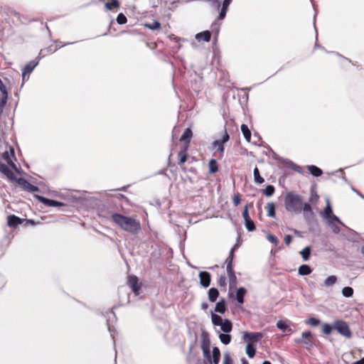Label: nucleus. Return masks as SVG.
<instances>
[{
	"label": "nucleus",
	"instance_id": "obj_11",
	"mask_svg": "<svg viewBox=\"0 0 364 364\" xmlns=\"http://www.w3.org/2000/svg\"><path fill=\"white\" fill-rule=\"evenodd\" d=\"M200 285L203 288H208L211 282V274L207 271L199 272Z\"/></svg>",
	"mask_w": 364,
	"mask_h": 364
},
{
	"label": "nucleus",
	"instance_id": "obj_37",
	"mask_svg": "<svg viewBox=\"0 0 364 364\" xmlns=\"http://www.w3.org/2000/svg\"><path fill=\"white\" fill-rule=\"evenodd\" d=\"M254 180L256 183L262 184L264 182V179L260 176L259 171L256 166L253 170Z\"/></svg>",
	"mask_w": 364,
	"mask_h": 364
},
{
	"label": "nucleus",
	"instance_id": "obj_57",
	"mask_svg": "<svg viewBox=\"0 0 364 364\" xmlns=\"http://www.w3.org/2000/svg\"><path fill=\"white\" fill-rule=\"evenodd\" d=\"M233 259L234 258L230 257H228V258L226 259L225 263L227 264V267H226V270L227 271L234 270L233 269V266H232Z\"/></svg>",
	"mask_w": 364,
	"mask_h": 364
},
{
	"label": "nucleus",
	"instance_id": "obj_54",
	"mask_svg": "<svg viewBox=\"0 0 364 364\" xmlns=\"http://www.w3.org/2000/svg\"><path fill=\"white\" fill-rule=\"evenodd\" d=\"M327 224L331 228L332 231L335 234H338L341 232V228L337 225L332 223L331 221H328V223H327Z\"/></svg>",
	"mask_w": 364,
	"mask_h": 364
},
{
	"label": "nucleus",
	"instance_id": "obj_1",
	"mask_svg": "<svg viewBox=\"0 0 364 364\" xmlns=\"http://www.w3.org/2000/svg\"><path fill=\"white\" fill-rule=\"evenodd\" d=\"M112 218L123 230L133 235H136L141 230V223L139 220L120 213H114L112 214Z\"/></svg>",
	"mask_w": 364,
	"mask_h": 364
},
{
	"label": "nucleus",
	"instance_id": "obj_6",
	"mask_svg": "<svg viewBox=\"0 0 364 364\" xmlns=\"http://www.w3.org/2000/svg\"><path fill=\"white\" fill-rule=\"evenodd\" d=\"M14 182L18 183V185L22 188L23 191H28L29 193H35L38 192L39 188L38 186H36L31 183H30L26 178H17L14 180Z\"/></svg>",
	"mask_w": 364,
	"mask_h": 364
},
{
	"label": "nucleus",
	"instance_id": "obj_23",
	"mask_svg": "<svg viewBox=\"0 0 364 364\" xmlns=\"http://www.w3.org/2000/svg\"><path fill=\"white\" fill-rule=\"evenodd\" d=\"M333 214V209L331 205L330 201L328 199H326V205L324 208L323 212L321 213V215L324 219H328L331 215Z\"/></svg>",
	"mask_w": 364,
	"mask_h": 364
},
{
	"label": "nucleus",
	"instance_id": "obj_31",
	"mask_svg": "<svg viewBox=\"0 0 364 364\" xmlns=\"http://www.w3.org/2000/svg\"><path fill=\"white\" fill-rule=\"evenodd\" d=\"M311 249L310 246L305 247L301 252L300 255L304 261H308L310 258Z\"/></svg>",
	"mask_w": 364,
	"mask_h": 364
},
{
	"label": "nucleus",
	"instance_id": "obj_35",
	"mask_svg": "<svg viewBox=\"0 0 364 364\" xmlns=\"http://www.w3.org/2000/svg\"><path fill=\"white\" fill-rule=\"evenodd\" d=\"M218 20L216 19L211 24V29H212L211 33L213 32L214 33V35H215V41H217V38L218 36V34H219V32H220V23H218Z\"/></svg>",
	"mask_w": 364,
	"mask_h": 364
},
{
	"label": "nucleus",
	"instance_id": "obj_15",
	"mask_svg": "<svg viewBox=\"0 0 364 364\" xmlns=\"http://www.w3.org/2000/svg\"><path fill=\"white\" fill-rule=\"evenodd\" d=\"M39 60L35 59L29 61L23 68L24 75H30L34 68L38 65Z\"/></svg>",
	"mask_w": 364,
	"mask_h": 364
},
{
	"label": "nucleus",
	"instance_id": "obj_17",
	"mask_svg": "<svg viewBox=\"0 0 364 364\" xmlns=\"http://www.w3.org/2000/svg\"><path fill=\"white\" fill-rule=\"evenodd\" d=\"M193 136L192 130L190 128H186L181 136L180 140L185 143V146L189 145L191 139Z\"/></svg>",
	"mask_w": 364,
	"mask_h": 364
},
{
	"label": "nucleus",
	"instance_id": "obj_46",
	"mask_svg": "<svg viewBox=\"0 0 364 364\" xmlns=\"http://www.w3.org/2000/svg\"><path fill=\"white\" fill-rule=\"evenodd\" d=\"M337 282V277L334 275H331L328 277L324 281V285L326 287H330L336 284Z\"/></svg>",
	"mask_w": 364,
	"mask_h": 364
},
{
	"label": "nucleus",
	"instance_id": "obj_33",
	"mask_svg": "<svg viewBox=\"0 0 364 364\" xmlns=\"http://www.w3.org/2000/svg\"><path fill=\"white\" fill-rule=\"evenodd\" d=\"M245 350L246 353L250 358H252L255 357L257 349L254 345H251V343H247Z\"/></svg>",
	"mask_w": 364,
	"mask_h": 364
},
{
	"label": "nucleus",
	"instance_id": "obj_30",
	"mask_svg": "<svg viewBox=\"0 0 364 364\" xmlns=\"http://www.w3.org/2000/svg\"><path fill=\"white\" fill-rule=\"evenodd\" d=\"M209 173L211 174L215 173L218 171V165L215 159H212L208 163Z\"/></svg>",
	"mask_w": 364,
	"mask_h": 364
},
{
	"label": "nucleus",
	"instance_id": "obj_55",
	"mask_svg": "<svg viewBox=\"0 0 364 364\" xmlns=\"http://www.w3.org/2000/svg\"><path fill=\"white\" fill-rule=\"evenodd\" d=\"M267 239L268 240L273 243L275 246L278 245L279 241V239L274 235H272L270 233L267 234Z\"/></svg>",
	"mask_w": 364,
	"mask_h": 364
},
{
	"label": "nucleus",
	"instance_id": "obj_56",
	"mask_svg": "<svg viewBox=\"0 0 364 364\" xmlns=\"http://www.w3.org/2000/svg\"><path fill=\"white\" fill-rule=\"evenodd\" d=\"M218 284L220 287L226 288V277L225 274L220 275L218 280Z\"/></svg>",
	"mask_w": 364,
	"mask_h": 364
},
{
	"label": "nucleus",
	"instance_id": "obj_48",
	"mask_svg": "<svg viewBox=\"0 0 364 364\" xmlns=\"http://www.w3.org/2000/svg\"><path fill=\"white\" fill-rule=\"evenodd\" d=\"M302 210L304 213L310 214V215H313V210L311 205L309 203H303L302 202Z\"/></svg>",
	"mask_w": 364,
	"mask_h": 364
},
{
	"label": "nucleus",
	"instance_id": "obj_4",
	"mask_svg": "<svg viewBox=\"0 0 364 364\" xmlns=\"http://www.w3.org/2000/svg\"><path fill=\"white\" fill-rule=\"evenodd\" d=\"M6 146H9V151H5L2 154V159L5 160L8 164L12 169H14L16 173H21L20 169L17 167L16 164L13 161L14 160H16V157L15 156V151L13 146H10L8 143Z\"/></svg>",
	"mask_w": 364,
	"mask_h": 364
},
{
	"label": "nucleus",
	"instance_id": "obj_22",
	"mask_svg": "<svg viewBox=\"0 0 364 364\" xmlns=\"http://www.w3.org/2000/svg\"><path fill=\"white\" fill-rule=\"evenodd\" d=\"M307 170L314 177L321 176L323 174V171L319 167L315 165H309L306 166Z\"/></svg>",
	"mask_w": 364,
	"mask_h": 364
},
{
	"label": "nucleus",
	"instance_id": "obj_16",
	"mask_svg": "<svg viewBox=\"0 0 364 364\" xmlns=\"http://www.w3.org/2000/svg\"><path fill=\"white\" fill-rule=\"evenodd\" d=\"M196 39L198 41H203L205 42H209L211 39V31L206 30L196 34Z\"/></svg>",
	"mask_w": 364,
	"mask_h": 364
},
{
	"label": "nucleus",
	"instance_id": "obj_14",
	"mask_svg": "<svg viewBox=\"0 0 364 364\" xmlns=\"http://www.w3.org/2000/svg\"><path fill=\"white\" fill-rule=\"evenodd\" d=\"M23 219L15 215H10L7 217V225L11 228H16L23 223Z\"/></svg>",
	"mask_w": 364,
	"mask_h": 364
},
{
	"label": "nucleus",
	"instance_id": "obj_28",
	"mask_svg": "<svg viewBox=\"0 0 364 364\" xmlns=\"http://www.w3.org/2000/svg\"><path fill=\"white\" fill-rule=\"evenodd\" d=\"M277 327L284 333H289L291 332V328L289 326V325L284 321L279 320L277 323Z\"/></svg>",
	"mask_w": 364,
	"mask_h": 364
},
{
	"label": "nucleus",
	"instance_id": "obj_38",
	"mask_svg": "<svg viewBox=\"0 0 364 364\" xmlns=\"http://www.w3.org/2000/svg\"><path fill=\"white\" fill-rule=\"evenodd\" d=\"M203 351V356H204V361H203V364H214V363L212 361V354H211V352H210V350H202Z\"/></svg>",
	"mask_w": 364,
	"mask_h": 364
},
{
	"label": "nucleus",
	"instance_id": "obj_58",
	"mask_svg": "<svg viewBox=\"0 0 364 364\" xmlns=\"http://www.w3.org/2000/svg\"><path fill=\"white\" fill-rule=\"evenodd\" d=\"M248 206L249 204H247L245 207L244 208V210L242 211V215L244 218V220H247L248 219H250L249 211H248Z\"/></svg>",
	"mask_w": 364,
	"mask_h": 364
},
{
	"label": "nucleus",
	"instance_id": "obj_41",
	"mask_svg": "<svg viewBox=\"0 0 364 364\" xmlns=\"http://www.w3.org/2000/svg\"><path fill=\"white\" fill-rule=\"evenodd\" d=\"M144 26L154 31L159 29L161 28V23L157 20H154L152 23H146Z\"/></svg>",
	"mask_w": 364,
	"mask_h": 364
},
{
	"label": "nucleus",
	"instance_id": "obj_19",
	"mask_svg": "<svg viewBox=\"0 0 364 364\" xmlns=\"http://www.w3.org/2000/svg\"><path fill=\"white\" fill-rule=\"evenodd\" d=\"M247 294V289L243 287H239L236 291V300L239 304H243L245 296Z\"/></svg>",
	"mask_w": 364,
	"mask_h": 364
},
{
	"label": "nucleus",
	"instance_id": "obj_8",
	"mask_svg": "<svg viewBox=\"0 0 364 364\" xmlns=\"http://www.w3.org/2000/svg\"><path fill=\"white\" fill-rule=\"evenodd\" d=\"M128 285L136 296L139 295L141 284L139 283L136 276L130 275L128 277Z\"/></svg>",
	"mask_w": 364,
	"mask_h": 364
},
{
	"label": "nucleus",
	"instance_id": "obj_18",
	"mask_svg": "<svg viewBox=\"0 0 364 364\" xmlns=\"http://www.w3.org/2000/svg\"><path fill=\"white\" fill-rule=\"evenodd\" d=\"M227 310L226 301L225 299H221L218 301L215 307V312L223 314Z\"/></svg>",
	"mask_w": 364,
	"mask_h": 364
},
{
	"label": "nucleus",
	"instance_id": "obj_42",
	"mask_svg": "<svg viewBox=\"0 0 364 364\" xmlns=\"http://www.w3.org/2000/svg\"><path fill=\"white\" fill-rule=\"evenodd\" d=\"M245 228L249 232H252L256 230V225L255 224V222L250 218L247 220H245Z\"/></svg>",
	"mask_w": 364,
	"mask_h": 364
},
{
	"label": "nucleus",
	"instance_id": "obj_36",
	"mask_svg": "<svg viewBox=\"0 0 364 364\" xmlns=\"http://www.w3.org/2000/svg\"><path fill=\"white\" fill-rule=\"evenodd\" d=\"M213 148H217L218 151L220 153V155L222 156H223V153L225 151V146L223 142H222L219 139L215 140L213 142Z\"/></svg>",
	"mask_w": 364,
	"mask_h": 364
},
{
	"label": "nucleus",
	"instance_id": "obj_2",
	"mask_svg": "<svg viewBox=\"0 0 364 364\" xmlns=\"http://www.w3.org/2000/svg\"><path fill=\"white\" fill-rule=\"evenodd\" d=\"M284 207L290 213L300 214L302 212V197L292 191H289L284 196Z\"/></svg>",
	"mask_w": 364,
	"mask_h": 364
},
{
	"label": "nucleus",
	"instance_id": "obj_61",
	"mask_svg": "<svg viewBox=\"0 0 364 364\" xmlns=\"http://www.w3.org/2000/svg\"><path fill=\"white\" fill-rule=\"evenodd\" d=\"M0 92H1L2 95H5V94L9 95L7 90H6V87L3 83V82L1 81V79H0Z\"/></svg>",
	"mask_w": 364,
	"mask_h": 364
},
{
	"label": "nucleus",
	"instance_id": "obj_3",
	"mask_svg": "<svg viewBox=\"0 0 364 364\" xmlns=\"http://www.w3.org/2000/svg\"><path fill=\"white\" fill-rule=\"evenodd\" d=\"M272 153H273V159L277 161L279 166L292 169V170H294L298 173H304L302 167H301L300 166L296 164L295 163H294L293 161H291V160H289L288 159H284V158L279 156L274 151H272Z\"/></svg>",
	"mask_w": 364,
	"mask_h": 364
},
{
	"label": "nucleus",
	"instance_id": "obj_26",
	"mask_svg": "<svg viewBox=\"0 0 364 364\" xmlns=\"http://www.w3.org/2000/svg\"><path fill=\"white\" fill-rule=\"evenodd\" d=\"M312 272L311 267L308 264H301L298 269V274L301 276H306Z\"/></svg>",
	"mask_w": 364,
	"mask_h": 364
},
{
	"label": "nucleus",
	"instance_id": "obj_32",
	"mask_svg": "<svg viewBox=\"0 0 364 364\" xmlns=\"http://www.w3.org/2000/svg\"><path fill=\"white\" fill-rule=\"evenodd\" d=\"M232 336L229 333L219 334V339L224 345H228L231 342Z\"/></svg>",
	"mask_w": 364,
	"mask_h": 364
},
{
	"label": "nucleus",
	"instance_id": "obj_9",
	"mask_svg": "<svg viewBox=\"0 0 364 364\" xmlns=\"http://www.w3.org/2000/svg\"><path fill=\"white\" fill-rule=\"evenodd\" d=\"M36 198L38 200L39 202L48 207H61L65 205V203L62 202L55 200L54 199L48 198L42 196L36 195Z\"/></svg>",
	"mask_w": 364,
	"mask_h": 364
},
{
	"label": "nucleus",
	"instance_id": "obj_62",
	"mask_svg": "<svg viewBox=\"0 0 364 364\" xmlns=\"http://www.w3.org/2000/svg\"><path fill=\"white\" fill-rule=\"evenodd\" d=\"M292 241V236L291 235H286L284 237V242L289 245Z\"/></svg>",
	"mask_w": 364,
	"mask_h": 364
},
{
	"label": "nucleus",
	"instance_id": "obj_53",
	"mask_svg": "<svg viewBox=\"0 0 364 364\" xmlns=\"http://www.w3.org/2000/svg\"><path fill=\"white\" fill-rule=\"evenodd\" d=\"M223 364H233V360L228 352L225 353L223 355Z\"/></svg>",
	"mask_w": 364,
	"mask_h": 364
},
{
	"label": "nucleus",
	"instance_id": "obj_49",
	"mask_svg": "<svg viewBox=\"0 0 364 364\" xmlns=\"http://www.w3.org/2000/svg\"><path fill=\"white\" fill-rule=\"evenodd\" d=\"M304 220H305L306 223L309 225H311L314 222H316L315 216H314V212H313V215H310V214H306V213H304Z\"/></svg>",
	"mask_w": 364,
	"mask_h": 364
},
{
	"label": "nucleus",
	"instance_id": "obj_24",
	"mask_svg": "<svg viewBox=\"0 0 364 364\" xmlns=\"http://www.w3.org/2000/svg\"><path fill=\"white\" fill-rule=\"evenodd\" d=\"M220 329L224 333H230L232 330V323L230 320L225 318L220 325Z\"/></svg>",
	"mask_w": 364,
	"mask_h": 364
},
{
	"label": "nucleus",
	"instance_id": "obj_60",
	"mask_svg": "<svg viewBox=\"0 0 364 364\" xmlns=\"http://www.w3.org/2000/svg\"><path fill=\"white\" fill-rule=\"evenodd\" d=\"M232 201L235 206H237L240 204L241 198L239 193L234 195L232 198Z\"/></svg>",
	"mask_w": 364,
	"mask_h": 364
},
{
	"label": "nucleus",
	"instance_id": "obj_12",
	"mask_svg": "<svg viewBox=\"0 0 364 364\" xmlns=\"http://www.w3.org/2000/svg\"><path fill=\"white\" fill-rule=\"evenodd\" d=\"M0 172L6 176L9 181L14 182L16 179V176L14 172L5 164L0 162Z\"/></svg>",
	"mask_w": 364,
	"mask_h": 364
},
{
	"label": "nucleus",
	"instance_id": "obj_52",
	"mask_svg": "<svg viewBox=\"0 0 364 364\" xmlns=\"http://www.w3.org/2000/svg\"><path fill=\"white\" fill-rule=\"evenodd\" d=\"M327 220V223H328V221H331L332 223H335L336 222L337 223L341 225H343L344 226V224L343 223L341 220V219L336 216V215L333 214L332 215L330 216V218H328V219H326Z\"/></svg>",
	"mask_w": 364,
	"mask_h": 364
},
{
	"label": "nucleus",
	"instance_id": "obj_44",
	"mask_svg": "<svg viewBox=\"0 0 364 364\" xmlns=\"http://www.w3.org/2000/svg\"><path fill=\"white\" fill-rule=\"evenodd\" d=\"M262 192L267 197H270L274 193L275 188L272 185H267Z\"/></svg>",
	"mask_w": 364,
	"mask_h": 364
},
{
	"label": "nucleus",
	"instance_id": "obj_59",
	"mask_svg": "<svg viewBox=\"0 0 364 364\" xmlns=\"http://www.w3.org/2000/svg\"><path fill=\"white\" fill-rule=\"evenodd\" d=\"M229 139H230V135L227 132L226 127H224V134L220 140L225 144L227 141H228Z\"/></svg>",
	"mask_w": 364,
	"mask_h": 364
},
{
	"label": "nucleus",
	"instance_id": "obj_63",
	"mask_svg": "<svg viewBox=\"0 0 364 364\" xmlns=\"http://www.w3.org/2000/svg\"><path fill=\"white\" fill-rule=\"evenodd\" d=\"M351 190L358 195L361 198L364 199V195H363L359 191L351 186Z\"/></svg>",
	"mask_w": 364,
	"mask_h": 364
},
{
	"label": "nucleus",
	"instance_id": "obj_40",
	"mask_svg": "<svg viewBox=\"0 0 364 364\" xmlns=\"http://www.w3.org/2000/svg\"><path fill=\"white\" fill-rule=\"evenodd\" d=\"M334 329V323L333 325L325 323L322 326V332L326 335H329L331 333L332 331Z\"/></svg>",
	"mask_w": 364,
	"mask_h": 364
},
{
	"label": "nucleus",
	"instance_id": "obj_50",
	"mask_svg": "<svg viewBox=\"0 0 364 364\" xmlns=\"http://www.w3.org/2000/svg\"><path fill=\"white\" fill-rule=\"evenodd\" d=\"M116 21L117 23L123 25L127 22V18L123 13H119L117 16Z\"/></svg>",
	"mask_w": 364,
	"mask_h": 364
},
{
	"label": "nucleus",
	"instance_id": "obj_27",
	"mask_svg": "<svg viewBox=\"0 0 364 364\" xmlns=\"http://www.w3.org/2000/svg\"><path fill=\"white\" fill-rule=\"evenodd\" d=\"M187 150L188 146H184L183 148L178 152V156L179 159V164H183L187 160Z\"/></svg>",
	"mask_w": 364,
	"mask_h": 364
},
{
	"label": "nucleus",
	"instance_id": "obj_7",
	"mask_svg": "<svg viewBox=\"0 0 364 364\" xmlns=\"http://www.w3.org/2000/svg\"><path fill=\"white\" fill-rule=\"evenodd\" d=\"M264 334L262 332H248L245 331L243 333V340L247 343L254 345L257 343L261 338H262Z\"/></svg>",
	"mask_w": 364,
	"mask_h": 364
},
{
	"label": "nucleus",
	"instance_id": "obj_39",
	"mask_svg": "<svg viewBox=\"0 0 364 364\" xmlns=\"http://www.w3.org/2000/svg\"><path fill=\"white\" fill-rule=\"evenodd\" d=\"M267 215L270 218H274L276 215L275 205L273 202L267 203Z\"/></svg>",
	"mask_w": 364,
	"mask_h": 364
},
{
	"label": "nucleus",
	"instance_id": "obj_13",
	"mask_svg": "<svg viewBox=\"0 0 364 364\" xmlns=\"http://www.w3.org/2000/svg\"><path fill=\"white\" fill-rule=\"evenodd\" d=\"M201 338V349L202 350H210V340L209 337V333L203 331L200 335Z\"/></svg>",
	"mask_w": 364,
	"mask_h": 364
},
{
	"label": "nucleus",
	"instance_id": "obj_47",
	"mask_svg": "<svg viewBox=\"0 0 364 364\" xmlns=\"http://www.w3.org/2000/svg\"><path fill=\"white\" fill-rule=\"evenodd\" d=\"M321 323V320L316 317H310L308 320L305 321L306 324L311 325L312 326H317Z\"/></svg>",
	"mask_w": 364,
	"mask_h": 364
},
{
	"label": "nucleus",
	"instance_id": "obj_64",
	"mask_svg": "<svg viewBox=\"0 0 364 364\" xmlns=\"http://www.w3.org/2000/svg\"><path fill=\"white\" fill-rule=\"evenodd\" d=\"M352 364H364V356L360 358V360L353 362Z\"/></svg>",
	"mask_w": 364,
	"mask_h": 364
},
{
	"label": "nucleus",
	"instance_id": "obj_43",
	"mask_svg": "<svg viewBox=\"0 0 364 364\" xmlns=\"http://www.w3.org/2000/svg\"><path fill=\"white\" fill-rule=\"evenodd\" d=\"M119 1L118 0H111L105 3V7L107 10H112L119 6Z\"/></svg>",
	"mask_w": 364,
	"mask_h": 364
},
{
	"label": "nucleus",
	"instance_id": "obj_20",
	"mask_svg": "<svg viewBox=\"0 0 364 364\" xmlns=\"http://www.w3.org/2000/svg\"><path fill=\"white\" fill-rule=\"evenodd\" d=\"M219 295H220V292H219L218 289L215 287H212V288L209 289V290L208 291V300L210 302H212V303L216 301Z\"/></svg>",
	"mask_w": 364,
	"mask_h": 364
},
{
	"label": "nucleus",
	"instance_id": "obj_29",
	"mask_svg": "<svg viewBox=\"0 0 364 364\" xmlns=\"http://www.w3.org/2000/svg\"><path fill=\"white\" fill-rule=\"evenodd\" d=\"M241 131L242 132L244 138L246 139L247 141L250 142L251 140L252 134L247 125L245 124H242L241 125Z\"/></svg>",
	"mask_w": 364,
	"mask_h": 364
},
{
	"label": "nucleus",
	"instance_id": "obj_5",
	"mask_svg": "<svg viewBox=\"0 0 364 364\" xmlns=\"http://www.w3.org/2000/svg\"><path fill=\"white\" fill-rule=\"evenodd\" d=\"M334 329L341 336L350 338L352 337V332L348 323L343 320H336L334 321Z\"/></svg>",
	"mask_w": 364,
	"mask_h": 364
},
{
	"label": "nucleus",
	"instance_id": "obj_25",
	"mask_svg": "<svg viewBox=\"0 0 364 364\" xmlns=\"http://www.w3.org/2000/svg\"><path fill=\"white\" fill-rule=\"evenodd\" d=\"M212 361L214 364H219L220 360V350L218 347L215 346L212 350Z\"/></svg>",
	"mask_w": 364,
	"mask_h": 364
},
{
	"label": "nucleus",
	"instance_id": "obj_45",
	"mask_svg": "<svg viewBox=\"0 0 364 364\" xmlns=\"http://www.w3.org/2000/svg\"><path fill=\"white\" fill-rule=\"evenodd\" d=\"M353 289L350 287H345L342 289V294L344 297H351L353 295Z\"/></svg>",
	"mask_w": 364,
	"mask_h": 364
},
{
	"label": "nucleus",
	"instance_id": "obj_51",
	"mask_svg": "<svg viewBox=\"0 0 364 364\" xmlns=\"http://www.w3.org/2000/svg\"><path fill=\"white\" fill-rule=\"evenodd\" d=\"M107 329H108L109 332L110 333L111 336L112 337L113 343L114 345L115 341H114V337L113 333L115 331V329H114V327L112 325H111V323H110V318L107 319Z\"/></svg>",
	"mask_w": 364,
	"mask_h": 364
},
{
	"label": "nucleus",
	"instance_id": "obj_34",
	"mask_svg": "<svg viewBox=\"0 0 364 364\" xmlns=\"http://www.w3.org/2000/svg\"><path fill=\"white\" fill-rule=\"evenodd\" d=\"M211 320H212L213 324L216 326H220V325L222 324V323L224 321L220 316H219L213 312H211Z\"/></svg>",
	"mask_w": 364,
	"mask_h": 364
},
{
	"label": "nucleus",
	"instance_id": "obj_10",
	"mask_svg": "<svg viewBox=\"0 0 364 364\" xmlns=\"http://www.w3.org/2000/svg\"><path fill=\"white\" fill-rule=\"evenodd\" d=\"M313 336L312 333L310 331H304L301 333V338L295 339V343L297 344H304L309 346H313L314 343L310 339Z\"/></svg>",
	"mask_w": 364,
	"mask_h": 364
},
{
	"label": "nucleus",
	"instance_id": "obj_21",
	"mask_svg": "<svg viewBox=\"0 0 364 364\" xmlns=\"http://www.w3.org/2000/svg\"><path fill=\"white\" fill-rule=\"evenodd\" d=\"M227 273L229 277L230 289L235 288L237 284V281L234 270L227 271Z\"/></svg>",
	"mask_w": 364,
	"mask_h": 364
}]
</instances>
